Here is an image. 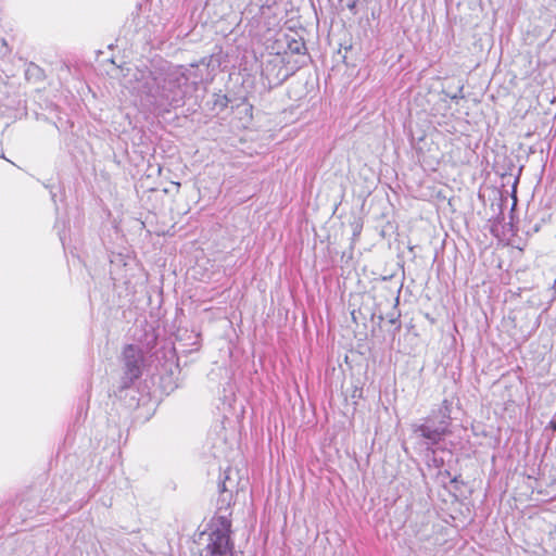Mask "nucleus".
<instances>
[{
	"instance_id": "nucleus-1",
	"label": "nucleus",
	"mask_w": 556,
	"mask_h": 556,
	"mask_svg": "<svg viewBox=\"0 0 556 556\" xmlns=\"http://www.w3.org/2000/svg\"><path fill=\"white\" fill-rule=\"evenodd\" d=\"M231 515L229 503L217 508L206 529L200 533L199 539L204 542V546L191 556H236L231 540Z\"/></svg>"
},
{
	"instance_id": "nucleus-2",
	"label": "nucleus",
	"mask_w": 556,
	"mask_h": 556,
	"mask_svg": "<svg viewBox=\"0 0 556 556\" xmlns=\"http://www.w3.org/2000/svg\"><path fill=\"white\" fill-rule=\"evenodd\" d=\"M123 357L125 361V376L131 383L141 375L139 351L132 344H128L123 350Z\"/></svg>"
},
{
	"instance_id": "nucleus-3",
	"label": "nucleus",
	"mask_w": 556,
	"mask_h": 556,
	"mask_svg": "<svg viewBox=\"0 0 556 556\" xmlns=\"http://www.w3.org/2000/svg\"><path fill=\"white\" fill-rule=\"evenodd\" d=\"M418 431L420 432L422 438L429 440L433 444L441 441V439L445 434V430L431 429L430 427H428L426 425H420L418 427Z\"/></svg>"
}]
</instances>
